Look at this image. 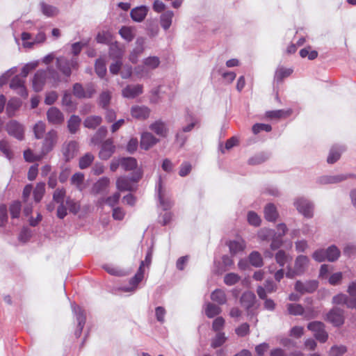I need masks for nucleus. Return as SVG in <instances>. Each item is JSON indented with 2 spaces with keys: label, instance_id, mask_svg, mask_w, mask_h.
Wrapping results in <instances>:
<instances>
[{
  "label": "nucleus",
  "instance_id": "nucleus-1",
  "mask_svg": "<svg viewBox=\"0 0 356 356\" xmlns=\"http://www.w3.org/2000/svg\"><path fill=\"white\" fill-rule=\"evenodd\" d=\"M142 177V172L138 170L131 177L120 176L116 179V188L120 191H131L133 190V183L138 182Z\"/></svg>",
  "mask_w": 356,
  "mask_h": 356
},
{
  "label": "nucleus",
  "instance_id": "nucleus-2",
  "mask_svg": "<svg viewBox=\"0 0 356 356\" xmlns=\"http://www.w3.org/2000/svg\"><path fill=\"white\" fill-rule=\"evenodd\" d=\"M309 258L305 255H299L296 258L293 268L289 267L286 276L289 278H293L296 275L303 274L307 268Z\"/></svg>",
  "mask_w": 356,
  "mask_h": 356
},
{
  "label": "nucleus",
  "instance_id": "nucleus-3",
  "mask_svg": "<svg viewBox=\"0 0 356 356\" xmlns=\"http://www.w3.org/2000/svg\"><path fill=\"white\" fill-rule=\"evenodd\" d=\"M58 133L54 129L49 131L42 141L40 153L44 157L49 152H51L58 142Z\"/></svg>",
  "mask_w": 356,
  "mask_h": 356
},
{
  "label": "nucleus",
  "instance_id": "nucleus-4",
  "mask_svg": "<svg viewBox=\"0 0 356 356\" xmlns=\"http://www.w3.org/2000/svg\"><path fill=\"white\" fill-rule=\"evenodd\" d=\"M6 130L8 135L19 140H22L24 138V126L15 120H10L6 124Z\"/></svg>",
  "mask_w": 356,
  "mask_h": 356
},
{
  "label": "nucleus",
  "instance_id": "nucleus-5",
  "mask_svg": "<svg viewBox=\"0 0 356 356\" xmlns=\"http://www.w3.org/2000/svg\"><path fill=\"white\" fill-rule=\"evenodd\" d=\"M308 330L314 332L315 338L321 343H324L328 338L325 330V325L320 321L311 322L307 325Z\"/></svg>",
  "mask_w": 356,
  "mask_h": 356
},
{
  "label": "nucleus",
  "instance_id": "nucleus-6",
  "mask_svg": "<svg viewBox=\"0 0 356 356\" xmlns=\"http://www.w3.org/2000/svg\"><path fill=\"white\" fill-rule=\"evenodd\" d=\"M95 93V89L92 84H88L86 88L79 83L73 86V94L77 98H90Z\"/></svg>",
  "mask_w": 356,
  "mask_h": 356
},
{
  "label": "nucleus",
  "instance_id": "nucleus-7",
  "mask_svg": "<svg viewBox=\"0 0 356 356\" xmlns=\"http://www.w3.org/2000/svg\"><path fill=\"white\" fill-rule=\"evenodd\" d=\"M57 67L64 75L70 76L71 74V70H77L79 65L76 58L67 60L64 58H57Z\"/></svg>",
  "mask_w": 356,
  "mask_h": 356
},
{
  "label": "nucleus",
  "instance_id": "nucleus-8",
  "mask_svg": "<svg viewBox=\"0 0 356 356\" xmlns=\"http://www.w3.org/2000/svg\"><path fill=\"white\" fill-rule=\"evenodd\" d=\"M144 261H142L137 273L129 280L130 286L123 287L122 291L125 292H132L136 291L138 285L144 278Z\"/></svg>",
  "mask_w": 356,
  "mask_h": 356
},
{
  "label": "nucleus",
  "instance_id": "nucleus-9",
  "mask_svg": "<svg viewBox=\"0 0 356 356\" xmlns=\"http://www.w3.org/2000/svg\"><path fill=\"white\" fill-rule=\"evenodd\" d=\"M24 79L19 75L14 76L10 83V88L16 91V92L23 97L28 96L26 88L24 86Z\"/></svg>",
  "mask_w": 356,
  "mask_h": 356
},
{
  "label": "nucleus",
  "instance_id": "nucleus-10",
  "mask_svg": "<svg viewBox=\"0 0 356 356\" xmlns=\"http://www.w3.org/2000/svg\"><path fill=\"white\" fill-rule=\"evenodd\" d=\"M327 320L334 326H341L344 323L343 311L339 308H333L327 314Z\"/></svg>",
  "mask_w": 356,
  "mask_h": 356
},
{
  "label": "nucleus",
  "instance_id": "nucleus-11",
  "mask_svg": "<svg viewBox=\"0 0 356 356\" xmlns=\"http://www.w3.org/2000/svg\"><path fill=\"white\" fill-rule=\"evenodd\" d=\"M78 148V143L74 140L63 144L62 152L66 162L70 161L76 156Z\"/></svg>",
  "mask_w": 356,
  "mask_h": 356
},
{
  "label": "nucleus",
  "instance_id": "nucleus-12",
  "mask_svg": "<svg viewBox=\"0 0 356 356\" xmlns=\"http://www.w3.org/2000/svg\"><path fill=\"white\" fill-rule=\"evenodd\" d=\"M318 286V283L316 280H309L306 282L297 281L295 284V289L301 294H304L305 293H313L317 289Z\"/></svg>",
  "mask_w": 356,
  "mask_h": 356
},
{
  "label": "nucleus",
  "instance_id": "nucleus-13",
  "mask_svg": "<svg viewBox=\"0 0 356 356\" xmlns=\"http://www.w3.org/2000/svg\"><path fill=\"white\" fill-rule=\"evenodd\" d=\"M115 147L113 140L111 138L106 140L102 145L99 152V157L102 160L108 159L115 152Z\"/></svg>",
  "mask_w": 356,
  "mask_h": 356
},
{
  "label": "nucleus",
  "instance_id": "nucleus-14",
  "mask_svg": "<svg viewBox=\"0 0 356 356\" xmlns=\"http://www.w3.org/2000/svg\"><path fill=\"white\" fill-rule=\"evenodd\" d=\"M47 118L50 124L54 125L61 124L64 121V115L61 111L56 108L51 107L47 112Z\"/></svg>",
  "mask_w": 356,
  "mask_h": 356
},
{
  "label": "nucleus",
  "instance_id": "nucleus-15",
  "mask_svg": "<svg viewBox=\"0 0 356 356\" xmlns=\"http://www.w3.org/2000/svg\"><path fill=\"white\" fill-rule=\"evenodd\" d=\"M47 76V72L44 70H38L33 79V88L35 91L39 92L42 90Z\"/></svg>",
  "mask_w": 356,
  "mask_h": 356
},
{
  "label": "nucleus",
  "instance_id": "nucleus-16",
  "mask_svg": "<svg viewBox=\"0 0 356 356\" xmlns=\"http://www.w3.org/2000/svg\"><path fill=\"white\" fill-rule=\"evenodd\" d=\"M110 179L107 177H102L99 179L92 187V193L98 195L105 192L110 186Z\"/></svg>",
  "mask_w": 356,
  "mask_h": 356
},
{
  "label": "nucleus",
  "instance_id": "nucleus-17",
  "mask_svg": "<svg viewBox=\"0 0 356 356\" xmlns=\"http://www.w3.org/2000/svg\"><path fill=\"white\" fill-rule=\"evenodd\" d=\"M229 247L230 254L234 256L239 252H242L246 248L245 241L243 238L229 241L227 243Z\"/></svg>",
  "mask_w": 356,
  "mask_h": 356
},
{
  "label": "nucleus",
  "instance_id": "nucleus-18",
  "mask_svg": "<svg viewBox=\"0 0 356 356\" xmlns=\"http://www.w3.org/2000/svg\"><path fill=\"white\" fill-rule=\"evenodd\" d=\"M159 142V139L151 133L145 132L141 135L140 145L145 150H147Z\"/></svg>",
  "mask_w": 356,
  "mask_h": 356
},
{
  "label": "nucleus",
  "instance_id": "nucleus-19",
  "mask_svg": "<svg viewBox=\"0 0 356 356\" xmlns=\"http://www.w3.org/2000/svg\"><path fill=\"white\" fill-rule=\"evenodd\" d=\"M295 204L300 213H302L306 217H312L313 207L307 200L299 199L296 202Z\"/></svg>",
  "mask_w": 356,
  "mask_h": 356
},
{
  "label": "nucleus",
  "instance_id": "nucleus-20",
  "mask_svg": "<svg viewBox=\"0 0 356 356\" xmlns=\"http://www.w3.org/2000/svg\"><path fill=\"white\" fill-rule=\"evenodd\" d=\"M143 92V86L129 85L122 90V95L127 98H134Z\"/></svg>",
  "mask_w": 356,
  "mask_h": 356
},
{
  "label": "nucleus",
  "instance_id": "nucleus-21",
  "mask_svg": "<svg viewBox=\"0 0 356 356\" xmlns=\"http://www.w3.org/2000/svg\"><path fill=\"white\" fill-rule=\"evenodd\" d=\"M148 8L145 6H140L133 8L130 12L131 19L137 22L144 20L147 16Z\"/></svg>",
  "mask_w": 356,
  "mask_h": 356
},
{
  "label": "nucleus",
  "instance_id": "nucleus-22",
  "mask_svg": "<svg viewBox=\"0 0 356 356\" xmlns=\"http://www.w3.org/2000/svg\"><path fill=\"white\" fill-rule=\"evenodd\" d=\"M131 113L136 119L145 120L149 117L150 110L146 106H135L131 108Z\"/></svg>",
  "mask_w": 356,
  "mask_h": 356
},
{
  "label": "nucleus",
  "instance_id": "nucleus-23",
  "mask_svg": "<svg viewBox=\"0 0 356 356\" xmlns=\"http://www.w3.org/2000/svg\"><path fill=\"white\" fill-rule=\"evenodd\" d=\"M264 213L265 219L270 222H275L279 216L276 207L272 203L266 204Z\"/></svg>",
  "mask_w": 356,
  "mask_h": 356
},
{
  "label": "nucleus",
  "instance_id": "nucleus-24",
  "mask_svg": "<svg viewBox=\"0 0 356 356\" xmlns=\"http://www.w3.org/2000/svg\"><path fill=\"white\" fill-rule=\"evenodd\" d=\"M149 129L156 134L161 137H166L168 129L161 120L156 121L149 126Z\"/></svg>",
  "mask_w": 356,
  "mask_h": 356
},
{
  "label": "nucleus",
  "instance_id": "nucleus-25",
  "mask_svg": "<svg viewBox=\"0 0 356 356\" xmlns=\"http://www.w3.org/2000/svg\"><path fill=\"white\" fill-rule=\"evenodd\" d=\"M292 114V110L291 108L288 109H281V110H275V111H269L266 113V116L270 119H281V118H286L289 117Z\"/></svg>",
  "mask_w": 356,
  "mask_h": 356
},
{
  "label": "nucleus",
  "instance_id": "nucleus-26",
  "mask_svg": "<svg viewBox=\"0 0 356 356\" xmlns=\"http://www.w3.org/2000/svg\"><path fill=\"white\" fill-rule=\"evenodd\" d=\"M344 150L345 149L343 147L333 146L330 150L327 162L330 164H333L337 162L340 159Z\"/></svg>",
  "mask_w": 356,
  "mask_h": 356
},
{
  "label": "nucleus",
  "instance_id": "nucleus-27",
  "mask_svg": "<svg viewBox=\"0 0 356 356\" xmlns=\"http://www.w3.org/2000/svg\"><path fill=\"white\" fill-rule=\"evenodd\" d=\"M255 300L256 296L254 293L246 291L243 293L240 300L241 305L248 309L254 305Z\"/></svg>",
  "mask_w": 356,
  "mask_h": 356
},
{
  "label": "nucleus",
  "instance_id": "nucleus-28",
  "mask_svg": "<svg viewBox=\"0 0 356 356\" xmlns=\"http://www.w3.org/2000/svg\"><path fill=\"white\" fill-rule=\"evenodd\" d=\"M22 102L16 98L10 99L6 106V113L9 118L14 116L15 112L19 108Z\"/></svg>",
  "mask_w": 356,
  "mask_h": 356
},
{
  "label": "nucleus",
  "instance_id": "nucleus-29",
  "mask_svg": "<svg viewBox=\"0 0 356 356\" xmlns=\"http://www.w3.org/2000/svg\"><path fill=\"white\" fill-rule=\"evenodd\" d=\"M121 167L125 171H131L137 168L138 162L134 157H121Z\"/></svg>",
  "mask_w": 356,
  "mask_h": 356
},
{
  "label": "nucleus",
  "instance_id": "nucleus-30",
  "mask_svg": "<svg viewBox=\"0 0 356 356\" xmlns=\"http://www.w3.org/2000/svg\"><path fill=\"white\" fill-rule=\"evenodd\" d=\"M112 35L108 31H102L98 33L96 40L98 43L105 44H117V42L113 43L111 41Z\"/></svg>",
  "mask_w": 356,
  "mask_h": 356
},
{
  "label": "nucleus",
  "instance_id": "nucleus-31",
  "mask_svg": "<svg viewBox=\"0 0 356 356\" xmlns=\"http://www.w3.org/2000/svg\"><path fill=\"white\" fill-rule=\"evenodd\" d=\"M173 16L174 13L171 10H168L161 15L160 23L163 29L168 30L170 27Z\"/></svg>",
  "mask_w": 356,
  "mask_h": 356
},
{
  "label": "nucleus",
  "instance_id": "nucleus-32",
  "mask_svg": "<svg viewBox=\"0 0 356 356\" xmlns=\"http://www.w3.org/2000/svg\"><path fill=\"white\" fill-rule=\"evenodd\" d=\"M292 73L293 70L291 68L279 67L275 71V80L277 82H281L284 79L289 76Z\"/></svg>",
  "mask_w": 356,
  "mask_h": 356
},
{
  "label": "nucleus",
  "instance_id": "nucleus-33",
  "mask_svg": "<svg viewBox=\"0 0 356 356\" xmlns=\"http://www.w3.org/2000/svg\"><path fill=\"white\" fill-rule=\"evenodd\" d=\"M102 119L100 116L91 115L87 117L83 122L86 127L88 129H95L102 123Z\"/></svg>",
  "mask_w": 356,
  "mask_h": 356
},
{
  "label": "nucleus",
  "instance_id": "nucleus-34",
  "mask_svg": "<svg viewBox=\"0 0 356 356\" xmlns=\"http://www.w3.org/2000/svg\"><path fill=\"white\" fill-rule=\"evenodd\" d=\"M211 299L219 305H224L227 302V296L224 291L216 289L211 294Z\"/></svg>",
  "mask_w": 356,
  "mask_h": 356
},
{
  "label": "nucleus",
  "instance_id": "nucleus-35",
  "mask_svg": "<svg viewBox=\"0 0 356 356\" xmlns=\"http://www.w3.org/2000/svg\"><path fill=\"white\" fill-rule=\"evenodd\" d=\"M348 178V176L339 175H334V176H323L320 179V181L321 184H336L341 182Z\"/></svg>",
  "mask_w": 356,
  "mask_h": 356
},
{
  "label": "nucleus",
  "instance_id": "nucleus-36",
  "mask_svg": "<svg viewBox=\"0 0 356 356\" xmlns=\"http://www.w3.org/2000/svg\"><path fill=\"white\" fill-rule=\"evenodd\" d=\"M221 312V308L218 305H216L211 302H208L206 305L205 314L209 318L216 316L217 315L220 314Z\"/></svg>",
  "mask_w": 356,
  "mask_h": 356
},
{
  "label": "nucleus",
  "instance_id": "nucleus-37",
  "mask_svg": "<svg viewBox=\"0 0 356 356\" xmlns=\"http://www.w3.org/2000/svg\"><path fill=\"white\" fill-rule=\"evenodd\" d=\"M95 156L91 153H86L79 159V167L81 169L88 168L94 161Z\"/></svg>",
  "mask_w": 356,
  "mask_h": 356
},
{
  "label": "nucleus",
  "instance_id": "nucleus-38",
  "mask_svg": "<svg viewBox=\"0 0 356 356\" xmlns=\"http://www.w3.org/2000/svg\"><path fill=\"white\" fill-rule=\"evenodd\" d=\"M84 178V175L82 172H76L71 177V184L75 186L78 190L82 191Z\"/></svg>",
  "mask_w": 356,
  "mask_h": 356
},
{
  "label": "nucleus",
  "instance_id": "nucleus-39",
  "mask_svg": "<svg viewBox=\"0 0 356 356\" xmlns=\"http://www.w3.org/2000/svg\"><path fill=\"white\" fill-rule=\"evenodd\" d=\"M249 261L254 267H261L263 266V258L261 254L257 251L252 252L249 257Z\"/></svg>",
  "mask_w": 356,
  "mask_h": 356
},
{
  "label": "nucleus",
  "instance_id": "nucleus-40",
  "mask_svg": "<svg viewBox=\"0 0 356 356\" xmlns=\"http://www.w3.org/2000/svg\"><path fill=\"white\" fill-rule=\"evenodd\" d=\"M45 193V184L43 182H39L36 184L35 189L33 190V197L36 202H40L42 199L43 195Z\"/></svg>",
  "mask_w": 356,
  "mask_h": 356
},
{
  "label": "nucleus",
  "instance_id": "nucleus-41",
  "mask_svg": "<svg viewBox=\"0 0 356 356\" xmlns=\"http://www.w3.org/2000/svg\"><path fill=\"white\" fill-rule=\"evenodd\" d=\"M81 120L76 115H72L67 122V127L71 134H75L79 129Z\"/></svg>",
  "mask_w": 356,
  "mask_h": 356
},
{
  "label": "nucleus",
  "instance_id": "nucleus-42",
  "mask_svg": "<svg viewBox=\"0 0 356 356\" xmlns=\"http://www.w3.org/2000/svg\"><path fill=\"white\" fill-rule=\"evenodd\" d=\"M286 308L289 314L293 316L302 315L305 312L304 307L300 304H287Z\"/></svg>",
  "mask_w": 356,
  "mask_h": 356
},
{
  "label": "nucleus",
  "instance_id": "nucleus-43",
  "mask_svg": "<svg viewBox=\"0 0 356 356\" xmlns=\"http://www.w3.org/2000/svg\"><path fill=\"white\" fill-rule=\"evenodd\" d=\"M326 259L330 261H336L340 256L339 250L334 245L330 246L326 250Z\"/></svg>",
  "mask_w": 356,
  "mask_h": 356
},
{
  "label": "nucleus",
  "instance_id": "nucleus-44",
  "mask_svg": "<svg viewBox=\"0 0 356 356\" xmlns=\"http://www.w3.org/2000/svg\"><path fill=\"white\" fill-rule=\"evenodd\" d=\"M275 259L280 267H284L286 263L291 258L282 250H279L275 255Z\"/></svg>",
  "mask_w": 356,
  "mask_h": 356
},
{
  "label": "nucleus",
  "instance_id": "nucleus-45",
  "mask_svg": "<svg viewBox=\"0 0 356 356\" xmlns=\"http://www.w3.org/2000/svg\"><path fill=\"white\" fill-rule=\"evenodd\" d=\"M41 9L42 13L47 17H54L58 13V9L51 5H48L45 3H41Z\"/></svg>",
  "mask_w": 356,
  "mask_h": 356
},
{
  "label": "nucleus",
  "instance_id": "nucleus-46",
  "mask_svg": "<svg viewBox=\"0 0 356 356\" xmlns=\"http://www.w3.org/2000/svg\"><path fill=\"white\" fill-rule=\"evenodd\" d=\"M45 130H46L45 124L42 121H39L33 127V133H34L35 137L37 139L42 138L44 136V134L45 132Z\"/></svg>",
  "mask_w": 356,
  "mask_h": 356
},
{
  "label": "nucleus",
  "instance_id": "nucleus-47",
  "mask_svg": "<svg viewBox=\"0 0 356 356\" xmlns=\"http://www.w3.org/2000/svg\"><path fill=\"white\" fill-rule=\"evenodd\" d=\"M24 158L28 162H34L40 161L44 157L40 152L38 154H34L31 149H28L24 152Z\"/></svg>",
  "mask_w": 356,
  "mask_h": 356
},
{
  "label": "nucleus",
  "instance_id": "nucleus-48",
  "mask_svg": "<svg viewBox=\"0 0 356 356\" xmlns=\"http://www.w3.org/2000/svg\"><path fill=\"white\" fill-rule=\"evenodd\" d=\"M227 338L223 332H218L215 337L211 340V346L213 348L221 346L226 341Z\"/></svg>",
  "mask_w": 356,
  "mask_h": 356
},
{
  "label": "nucleus",
  "instance_id": "nucleus-49",
  "mask_svg": "<svg viewBox=\"0 0 356 356\" xmlns=\"http://www.w3.org/2000/svg\"><path fill=\"white\" fill-rule=\"evenodd\" d=\"M95 69L97 74L100 77L103 78L106 73V67L104 61L99 58L96 60Z\"/></svg>",
  "mask_w": 356,
  "mask_h": 356
},
{
  "label": "nucleus",
  "instance_id": "nucleus-50",
  "mask_svg": "<svg viewBox=\"0 0 356 356\" xmlns=\"http://www.w3.org/2000/svg\"><path fill=\"white\" fill-rule=\"evenodd\" d=\"M111 99V93L108 91L102 92L99 98V105L105 109H107Z\"/></svg>",
  "mask_w": 356,
  "mask_h": 356
},
{
  "label": "nucleus",
  "instance_id": "nucleus-51",
  "mask_svg": "<svg viewBox=\"0 0 356 356\" xmlns=\"http://www.w3.org/2000/svg\"><path fill=\"white\" fill-rule=\"evenodd\" d=\"M9 211L12 218H19L21 211V203L19 201L13 202L10 205Z\"/></svg>",
  "mask_w": 356,
  "mask_h": 356
},
{
  "label": "nucleus",
  "instance_id": "nucleus-52",
  "mask_svg": "<svg viewBox=\"0 0 356 356\" xmlns=\"http://www.w3.org/2000/svg\"><path fill=\"white\" fill-rule=\"evenodd\" d=\"M120 198V193L119 192L114 193L112 195L106 197L105 200L102 199L100 201H104L106 204L111 207H114L118 204Z\"/></svg>",
  "mask_w": 356,
  "mask_h": 356
},
{
  "label": "nucleus",
  "instance_id": "nucleus-53",
  "mask_svg": "<svg viewBox=\"0 0 356 356\" xmlns=\"http://www.w3.org/2000/svg\"><path fill=\"white\" fill-rule=\"evenodd\" d=\"M65 195L66 191L64 188H57L53 194V200L57 203L63 204Z\"/></svg>",
  "mask_w": 356,
  "mask_h": 356
},
{
  "label": "nucleus",
  "instance_id": "nucleus-54",
  "mask_svg": "<svg viewBox=\"0 0 356 356\" xmlns=\"http://www.w3.org/2000/svg\"><path fill=\"white\" fill-rule=\"evenodd\" d=\"M300 55L302 58L308 57L309 60H313L317 57L318 52L315 50H312L310 46H308L300 51Z\"/></svg>",
  "mask_w": 356,
  "mask_h": 356
},
{
  "label": "nucleus",
  "instance_id": "nucleus-55",
  "mask_svg": "<svg viewBox=\"0 0 356 356\" xmlns=\"http://www.w3.org/2000/svg\"><path fill=\"white\" fill-rule=\"evenodd\" d=\"M119 33L127 42L131 41L134 37L132 29L130 27L123 26L120 29Z\"/></svg>",
  "mask_w": 356,
  "mask_h": 356
},
{
  "label": "nucleus",
  "instance_id": "nucleus-56",
  "mask_svg": "<svg viewBox=\"0 0 356 356\" xmlns=\"http://www.w3.org/2000/svg\"><path fill=\"white\" fill-rule=\"evenodd\" d=\"M248 221L250 225L258 227L260 225L261 220L257 213L254 211H249L248 213Z\"/></svg>",
  "mask_w": 356,
  "mask_h": 356
},
{
  "label": "nucleus",
  "instance_id": "nucleus-57",
  "mask_svg": "<svg viewBox=\"0 0 356 356\" xmlns=\"http://www.w3.org/2000/svg\"><path fill=\"white\" fill-rule=\"evenodd\" d=\"M0 150L3 152V154L6 156L8 159H12L13 153L10 149L9 143L6 140H0Z\"/></svg>",
  "mask_w": 356,
  "mask_h": 356
},
{
  "label": "nucleus",
  "instance_id": "nucleus-58",
  "mask_svg": "<svg viewBox=\"0 0 356 356\" xmlns=\"http://www.w3.org/2000/svg\"><path fill=\"white\" fill-rule=\"evenodd\" d=\"M252 130L254 134H257L262 131L270 132L272 130V127L268 124L257 123L252 126Z\"/></svg>",
  "mask_w": 356,
  "mask_h": 356
},
{
  "label": "nucleus",
  "instance_id": "nucleus-59",
  "mask_svg": "<svg viewBox=\"0 0 356 356\" xmlns=\"http://www.w3.org/2000/svg\"><path fill=\"white\" fill-rule=\"evenodd\" d=\"M239 280L240 276L234 273H227L224 277V282L228 286L234 285Z\"/></svg>",
  "mask_w": 356,
  "mask_h": 356
},
{
  "label": "nucleus",
  "instance_id": "nucleus-60",
  "mask_svg": "<svg viewBox=\"0 0 356 356\" xmlns=\"http://www.w3.org/2000/svg\"><path fill=\"white\" fill-rule=\"evenodd\" d=\"M104 269L110 275L115 276H123L124 273L120 269L111 265L106 264L103 266Z\"/></svg>",
  "mask_w": 356,
  "mask_h": 356
},
{
  "label": "nucleus",
  "instance_id": "nucleus-61",
  "mask_svg": "<svg viewBox=\"0 0 356 356\" xmlns=\"http://www.w3.org/2000/svg\"><path fill=\"white\" fill-rule=\"evenodd\" d=\"M160 63L159 59L156 56H150L147 58L145 61L144 64L147 67L151 68V69H155L156 68Z\"/></svg>",
  "mask_w": 356,
  "mask_h": 356
},
{
  "label": "nucleus",
  "instance_id": "nucleus-62",
  "mask_svg": "<svg viewBox=\"0 0 356 356\" xmlns=\"http://www.w3.org/2000/svg\"><path fill=\"white\" fill-rule=\"evenodd\" d=\"M235 332L238 336L245 337L250 332V325L247 323H244L236 327Z\"/></svg>",
  "mask_w": 356,
  "mask_h": 356
},
{
  "label": "nucleus",
  "instance_id": "nucleus-63",
  "mask_svg": "<svg viewBox=\"0 0 356 356\" xmlns=\"http://www.w3.org/2000/svg\"><path fill=\"white\" fill-rule=\"evenodd\" d=\"M346 350V348L343 346H333L330 350V356H341Z\"/></svg>",
  "mask_w": 356,
  "mask_h": 356
},
{
  "label": "nucleus",
  "instance_id": "nucleus-64",
  "mask_svg": "<svg viewBox=\"0 0 356 356\" xmlns=\"http://www.w3.org/2000/svg\"><path fill=\"white\" fill-rule=\"evenodd\" d=\"M225 325V320L222 317L219 316L217 317L213 322L212 329L215 332H218L221 330Z\"/></svg>",
  "mask_w": 356,
  "mask_h": 356
}]
</instances>
